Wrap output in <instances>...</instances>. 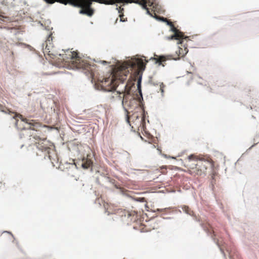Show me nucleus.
I'll return each instance as SVG.
<instances>
[{
	"mask_svg": "<svg viewBox=\"0 0 259 259\" xmlns=\"http://www.w3.org/2000/svg\"><path fill=\"white\" fill-rule=\"evenodd\" d=\"M164 88H165V85L163 84V82L160 83V91L161 92L162 95L163 94V93L164 92Z\"/></svg>",
	"mask_w": 259,
	"mask_h": 259,
	"instance_id": "nucleus-17",
	"label": "nucleus"
},
{
	"mask_svg": "<svg viewBox=\"0 0 259 259\" xmlns=\"http://www.w3.org/2000/svg\"><path fill=\"white\" fill-rule=\"evenodd\" d=\"M168 24L170 26L171 30L174 33V34L170 36L169 39L179 40V42H178V44L179 46L178 50L176 51L175 55H168L166 56H162L159 57L158 58L153 59L155 61L156 63H158L159 65H162L163 66H164L162 64L163 62L170 59H179L180 58L184 57L188 52L187 46H186L185 43V41H187L188 37L185 36L183 33L176 28L171 22H168Z\"/></svg>",
	"mask_w": 259,
	"mask_h": 259,
	"instance_id": "nucleus-2",
	"label": "nucleus"
},
{
	"mask_svg": "<svg viewBox=\"0 0 259 259\" xmlns=\"http://www.w3.org/2000/svg\"><path fill=\"white\" fill-rule=\"evenodd\" d=\"M0 110L5 113L10 112V109L5 106L0 104Z\"/></svg>",
	"mask_w": 259,
	"mask_h": 259,
	"instance_id": "nucleus-13",
	"label": "nucleus"
},
{
	"mask_svg": "<svg viewBox=\"0 0 259 259\" xmlns=\"http://www.w3.org/2000/svg\"><path fill=\"white\" fill-rule=\"evenodd\" d=\"M117 9H118V12L120 13L119 14V17H120V21L122 22H125L126 21V19H124L123 18V14L122 11H123V8H121V6H119L118 8H117Z\"/></svg>",
	"mask_w": 259,
	"mask_h": 259,
	"instance_id": "nucleus-12",
	"label": "nucleus"
},
{
	"mask_svg": "<svg viewBox=\"0 0 259 259\" xmlns=\"http://www.w3.org/2000/svg\"><path fill=\"white\" fill-rule=\"evenodd\" d=\"M180 208H181L183 210H188V209H189V207L188 206H187V205H182V206L178 207V210H180Z\"/></svg>",
	"mask_w": 259,
	"mask_h": 259,
	"instance_id": "nucleus-16",
	"label": "nucleus"
},
{
	"mask_svg": "<svg viewBox=\"0 0 259 259\" xmlns=\"http://www.w3.org/2000/svg\"><path fill=\"white\" fill-rule=\"evenodd\" d=\"M156 210L159 211V210H161L159 209H157Z\"/></svg>",
	"mask_w": 259,
	"mask_h": 259,
	"instance_id": "nucleus-23",
	"label": "nucleus"
},
{
	"mask_svg": "<svg viewBox=\"0 0 259 259\" xmlns=\"http://www.w3.org/2000/svg\"><path fill=\"white\" fill-rule=\"evenodd\" d=\"M138 67L140 70H144L145 68V64L142 61L140 62L138 64Z\"/></svg>",
	"mask_w": 259,
	"mask_h": 259,
	"instance_id": "nucleus-15",
	"label": "nucleus"
},
{
	"mask_svg": "<svg viewBox=\"0 0 259 259\" xmlns=\"http://www.w3.org/2000/svg\"><path fill=\"white\" fill-rule=\"evenodd\" d=\"M189 212H190V213H189V214L190 215H192V214L193 213V211H189Z\"/></svg>",
	"mask_w": 259,
	"mask_h": 259,
	"instance_id": "nucleus-19",
	"label": "nucleus"
},
{
	"mask_svg": "<svg viewBox=\"0 0 259 259\" xmlns=\"http://www.w3.org/2000/svg\"><path fill=\"white\" fill-rule=\"evenodd\" d=\"M133 65L130 62H124L115 68L108 77H104L100 85L103 90L111 92L115 90L119 83H123L127 78Z\"/></svg>",
	"mask_w": 259,
	"mask_h": 259,
	"instance_id": "nucleus-1",
	"label": "nucleus"
},
{
	"mask_svg": "<svg viewBox=\"0 0 259 259\" xmlns=\"http://www.w3.org/2000/svg\"><path fill=\"white\" fill-rule=\"evenodd\" d=\"M93 164L92 161L90 159L83 158L82 160L81 166L83 168H88L92 166Z\"/></svg>",
	"mask_w": 259,
	"mask_h": 259,
	"instance_id": "nucleus-11",
	"label": "nucleus"
},
{
	"mask_svg": "<svg viewBox=\"0 0 259 259\" xmlns=\"http://www.w3.org/2000/svg\"><path fill=\"white\" fill-rule=\"evenodd\" d=\"M47 48H48V49H50L48 51H51V50H50V49H51V47H47Z\"/></svg>",
	"mask_w": 259,
	"mask_h": 259,
	"instance_id": "nucleus-20",
	"label": "nucleus"
},
{
	"mask_svg": "<svg viewBox=\"0 0 259 259\" xmlns=\"http://www.w3.org/2000/svg\"><path fill=\"white\" fill-rule=\"evenodd\" d=\"M211 163L210 159H205L204 157L192 154L186 160V166L189 172L194 176H201L207 169L208 165Z\"/></svg>",
	"mask_w": 259,
	"mask_h": 259,
	"instance_id": "nucleus-6",
	"label": "nucleus"
},
{
	"mask_svg": "<svg viewBox=\"0 0 259 259\" xmlns=\"http://www.w3.org/2000/svg\"><path fill=\"white\" fill-rule=\"evenodd\" d=\"M21 136L28 137L30 145H35L39 151L36 152V155L46 159L47 157L51 160L50 155V143L46 138H41L36 133L31 129L24 130L21 133Z\"/></svg>",
	"mask_w": 259,
	"mask_h": 259,
	"instance_id": "nucleus-4",
	"label": "nucleus"
},
{
	"mask_svg": "<svg viewBox=\"0 0 259 259\" xmlns=\"http://www.w3.org/2000/svg\"><path fill=\"white\" fill-rule=\"evenodd\" d=\"M17 124H18V120L16 121V125L17 126Z\"/></svg>",
	"mask_w": 259,
	"mask_h": 259,
	"instance_id": "nucleus-21",
	"label": "nucleus"
},
{
	"mask_svg": "<svg viewBox=\"0 0 259 259\" xmlns=\"http://www.w3.org/2000/svg\"><path fill=\"white\" fill-rule=\"evenodd\" d=\"M52 42V34L50 33L45 41V48L43 49V52L45 56H48L49 57L54 59L56 57L57 54Z\"/></svg>",
	"mask_w": 259,
	"mask_h": 259,
	"instance_id": "nucleus-8",
	"label": "nucleus"
},
{
	"mask_svg": "<svg viewBox=\"0 0 259 259\" xmlns=\"http://www.w3.org/2000/svg\"><path fill=\"white\" fill-rule=\"evenodd\" d=\"M130 76L134 81L138 80L137 87L140 97H138L137 99L134 96L131 95L129 92H127L126 93L125 92L123 93V100L122 103L126 112H132L136 108H138L139 106L141 105L142 100H143L141 85L142 74L140 73L139 71L137 70L133 74H131Z\"/></svg>",
	"mask_w": 259,
	"mask_h": 259,
	"instance_id": "nucleus-5",
	"label": "nucleus"
},
{
	"mask_svg": "<svg viewBox=\"0 0 259 259\" xmlns=\"http://www.w3.org/2000/svg\"><path fill=\"white\" fill-rule=\"evenodd\" d=\"M63 60L69 64L71 68L83 69L90 72V74L93 75L91 65L79 57L77 52L67 51L65 54L63 55Z\"/></svg>",
	"mask_w": 259,
	"mask_h": 259,
	"instance_id": "nucleus-7",
	"label": "nucleus"
},
{
	"mask_svg": "<svg viewBox=\"0 0 259 259\" xmlns=\"http://www.w3.org/2000/svg\"><path fill=\"white\" fill-rule=\"evenodd\" d=\"M47 3L53 4L55 2L79 7V13L91 17L94 13V10L91 8L93 2H95L106 5H112L115 3L127 4V0H45Z\"/></svg>",
	"mask_w": 259,
	"mask_h": 259,
	"instance_id": "nucleus-3",
	"label": "nucleus"
},
{
	"mask_svg": "<svg viewBox=\"0 0 259 259\" xmlns=\"http://www.w3.org/2000/svg\"><path fill=\"white\" fill-rule=\"evenodd\" d=\"M150 82H151V83H152V84H153V85H155V83H152V80H151V81Z\"/></svg>",
	"mask_w": 259,
	"mask_h": 259,
	"instance_id": "nucleus-22",
	"label": "nucleus"
},
{
	"mask_svg": "<svg viewBox=\"0 0 259 259\" xmlns=\"http://www.w3.org/2000/svg\"><path fill=\"white\" fill-rule=\"evenodd\" d=\"M161 172L163 174H165L166 172V167L162 166L160 167Z\"/></svg>",
	"mask_w": 259,
	"mask_h": 259,
	"instance_id": "nucleus-18",
	"label": "nucleus"
},
{
	"mask_svg": "<svg viewBox=\"0 0 259 259\" xmlns=\"http://www.w3.org/2000/svg\"><path fill=\"white\" fill-rule=\"evenodd\" d=\"M130 112H126V121L128 123L132 126V128L134 127L132 124L137 127H139L141 125L144 119L142 115L137 112L133 113L131 115H129Z\"/></svg>",
	"mask_w": 259,
	"mask_h": 259,
	"instance_id": "nucleus-9",
	"label": "nucleus"
},
{
	"mask_svg": "<svg viewBox=\"0 0 259 259\" xmlns=\"http://www.w3.org/2000/svg\"><path fill=\"white\" fill-rule=\"evenodd\" d=\"M143 212L144 211H126L124 216L130 219L131 222H142L144 220V217L143 214Z\"/></svg>",
	"mask_w": 259,
	"mask_h": 259,
	"instance_id": "nucleus-10",
	"label": "nucleus"
},
{
	"mask_svg": "<svg viewBox=\"0 0 259 259\" xmlns=\"http://www.w3.org/2000/svg\"><path fill=\"white\" fill-rule=\"evenodd\" d=\"M16 117H19L20 118L21 120L24 122H26V123H28L27 122V119L26 118H24L22 116V115L21 114H17L16 113H15V116L14 117V118H16Z\"/></svg>",
	"mask_w": 259,
	"mask_h": 259,
	"instance_id": "nucleus-14",
	"label": "nucleus"
}]
</instances>
